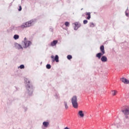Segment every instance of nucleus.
Here are the masks:
<instances>
[{
  "label": "nucleus",
  "instance_id": "nucleus-27",
  "mask_svg": "<svg viewBox=\"0 0 129 129\" xmlns=\"http://www.w3.org/2000/svg\"><path fill=\"white\" fill-rule=\"evenodd\" d=\"M18 46H19L20 49H21L22 46L20 45L19 44H18Z\"/></svg>",
  "mask_w": 129,
  "mask_h": 129
},
{
  "label": "nucleus",
  "instance_id": "nucleus-3",
  "mask_svg": "<svg viewBox=\"0 0 129 129\" xmlns=\"http://www.w3.org/2000/svg\"><path fill=\"white\" fill-rule=\"evenodd\" d=\"M100 50L101 52L98 53L96 54V57H97L98 59H100V58H101V56L105 54V50H104V46H101L100 47Z\"/></svg>",
  "mask_w": 129,
  "mask_h": 129
},
{
  "label": "nucleus",
  "instance_id": "nucleus-12",
  "mask_svg": "<svg viewBox=\"0 0 129 129\" xmlns=\"http://www.w3.org/2000/svg\"><path fill=\"white\" fill-rule=\"evenodd\" d=\"M53 62H59V56L58 55H55L54 59H52Z\"/></svg>",
  "mask_w": 129,
  "mask_h": 129
},
{
  "label": "nucleus",
  "instance_id": "nucleus-13",
  "mask_svg": "<svg viewBox=\"0 0 129 129\" xmlns=\"http://www.w3.org/2000/svg\"><path fill=\"white\" fill-rule=\"evenodd\" d=\"M116 94H117V91L114 90L112 91V95H113V96H115Z\"/></svg>",
  "mask_w": 129,
  "mask_h": 129
},
{
  "label": "nucleus",
  "instance_id": "nucleus-20",
  "mask_svg": "<svg viewBox=\"0 0 129 129\" xmlns=\"http://www.w3.org/2000/svg\"><path fill=\"white\" fill-rule=\"evenodd\" d=\"M88 23V21H87V20H85L83 21V24H84V25H86V24H87Z\"/></svg>",
  "mask_w": 129,
  "mask_h": 129
},
{
  "label": "nucleus",
  "instance_id": "nucleus-24",
  "mask_svg": "<svg viewBox=\"0 0 129 129\" xmlns=\"http://www.w3.org/2000/svg\"><path fill=\"white\" fill-rule=\"evenodd\" d=\"M51 58L52 59H54V58H55V56H54V55H52V56H51Z\"/></svg>",
  "mask_w": 129,
  "mask_h": 129
},
{
  "label": "nucleus",
  "instance_id": "nucleus-8",
  "mask_svg": "<svg viewBox=\"0 0 129 129\" xmlns=\"http://www.w3.org/2000/svg\"><path fill=\"white\" fill-rule=\"evenodd\" d=\"M78 114L80 116V117H84V113H83V111L82 110L79 111Z\"/></svg>",
  "mask_w": 129,
  "mask_h": 129
},
{
  "label": "nucleus",
  "instance_id": "nucleus-23",
  "mask_svg": "<svg viewBox=\"0 0 129 129\" xmlns=\"http://www.w3.org/2000/svg\"><path fill=\"white\" fill-rule=\"evenodd\" d=\"M19 12L22 11V7L21 6L19 7Z\"/></svg>",
  "mask_w": 129,
  "mask_h": 129
},
{
  "label": "nucleus",
  "instance_id": "nucleus-4",
  "mask_svg": "<svg viewBox=\"0 0 129 129\" xmlns=\"http://www.w3.org/2000/svg\"><path fill=\"white\" fill-rule=\"evenodd\" d=\"M122 112L125 115H128L129 114V107H127L124 110H122Z\"/></svg>",
  "mask_w": 129,
  "mask_h": 129
},
{
  "label": "nucleus",
  "instance_id": "nucleus-26",
  "mask_svg": "<svg viewBox=\"0 0 129 129\" xmlns=\"http://www.w3.org/2000/svg\"><path fill=\"white\" fill-rule=\"evenodd\" d=\"M64 129H70V128L69 127H65L64 128Z\"/></svg>",
  "mask_w": 129,
  "mask_h": 129
},
{
  "label": "nucleus",
  "instance_id": "nucleus-6",
  "mask_svg": "<svg viewBox=\"0 0 129 129\" xmlns=\"http://www.w3.org/2000/svg\"><path fill=\"white\" fill-rule=\"evenodd\" d=\"M75 27H74V30H78L79 28H80L81 27V24L78 22H75Z\"/></svg>",
  "mask_w": 129,
  "mask_h": 129
},
{
  "label": "nucleus",
  "instance_id": "nucleus-9",
  "mask_svg": "<svg viewBox=\"0 0 129 129\" xmlns=\"http://www.w3.org/2000/svg\"><path fill=\"white\" fill-rule=\"evenodd\" d=\"M86 16H87V17H86V19H87V20H90V19L91 18V13H90V12L86 13Z\"/></svg>",
  "mask_w": 129,
  "mask_h": 129
},
{
  "label": "nucleus",
  "instance_id": "nucleus-25",
  "mask_svg": "<svg viewBox=\"0 0 129 129\" xmlns=\"http://www.w3.org/2000/svg\"><path fill=\"white\" fill-rule=\"evenodd\" d=\"M26 82H27V83L30 84V81H29L28 80H26Z\"/></svg>",
  "mask_w": 129,
  "mask_h": 129
},
{
  "label": "nucleus",
  "instance_id": "nucleus-21",
  "mask_svg": "<svg viewBox=\"0 0 129 129\" xmlns=\"http://www.w3.org/2000/svg\"><path fill=\"white\" fill-rule=\"evenodd\" d=\"M46 68H47V69H51V65L47 64L46 65Z\"/></svg>",
  "mask_w": 129,
  "mask_h": 129
},
{
  "label": "nucleus",
  "instance_id": "nucleus-1",
  "mask_svg": "<svg viewBox=\"0 0 129 129\" xmlns=\"http://www.w3.org/2000/svg\"><path fill=\"white\" fill-rule=\"evenodd\" d=\"M34 24H35L34 21H29L28 22H26L25 23L23 24L20 26V28H21V29H25V28H28V27H31V26H33Z\"/></svg>",
  "mask_w": 129,
  "mask_h": 129
},
{
  "label": "nucleus",
  "instance_id": "nucleus-14",
  "mask_svg": "<svg viewBox=\"0 0 129 129\" xmlns=\"http://www.w3.org/2000/svg\"><path fill=\"white\" fill-rule=\"evenodd\" d=\"M43 124L45 127H47L48 125H49V122H43Z\"/></svg>",
  "mask_w": 129,
  "mask_h": 129
},
{
  "label": "nucleus",
  "instance_id": "nucleus-11",
  "mask_svg": "<svg viewBox=\"0 0 129 129\" xmlns=\"http://www.w3.org/2000/svg\"><path fill=\"white\" fill-rule=\"evenodd\" d=\"M101 60L102 62H106L107 61V57L105 56H102L101 58Z\"/></svg>",
  "mask_w": 129,
  "mask_h": 129
},
{
  "label": "nucleus",
  "instance_id": "nucleus-2",
  "mask_svg": "<svg viewBox=\"0 0 129 129\" xmlns=\"http://www.w3.org/2000/svg\"><path fill=\"white\" fill-rule=\"evenodd\" d=\"M72 103L74 108H78V102H77V97L74 96L72 98Z\"/></svg>",
  "mask_w": 129,
  "mask_h": 129
},
{
  "label": "nucleus",
  "instance_id": "nucleus-19",
  "mask_svg": "<svg viewBox=\"0 0 129 129\" xmlns=\"http://www.w3.org/2000/svg\"><path fill=\"white\" fill-rule=\"evenodd\" d=\"M19 68H20V69H24V68H25V66H24V64H21L19 67Z\"/></svg>",
  "mask_w": 129,
  "mask_h": 129
},
{
  "label": "nucleus",
  "instance_id": "nucleus-16",
  "mask_svg": "<svg viewBox=\"0 0 129 129\" xmlns=\"http://www.w3.org/2000/svg\"><path fill=\"white\" fill-rule=\"evenodd\" d=\"M19 38H20V36H19V35H15L14 36V38L15 39V40H18Z\"/></svg>",
  "mask_w": 129,
  "mask_h": 129
},
{
  "label": "nucleus",
  "instance_id": "nucleus-7",
  "mask_svg": "<svg viewBox=\"0 0 129 129\" xmlns=\"http://www.w3.org/2000/svg\"><path fill=\"white\" fill-rule=\"evenodd\" d=\"M121 80L122 82H123V83H124L125 84H128L129 83V81L124 78L121 79Z\"/></svg>",
  "mask_w": 129,
  "mask_h": 129
},
{
  "label": "nucleus",
  "instance_id": "nucleus-17",
  "mask_svg": "<svg viewBox=\"0 0 129 129\" xmlns=\"http://www.w3.org/2000/svg\"><path fill=\"white\" fill-rule=\"evenodd\" d=\"M67 58L69 60H70L71 59H72V55H68L67 56Z\"/></svg>",
  "mask_w": 129,
  "mask_h": 129
},
{
  "label": "nucleus",
  "instance_id": "nucleus-15",
  "mask_svg": "<svg viewBox=\"0 0 129 129\" xmlns=\"http://www.w3.org/2000/svg\"><path fill=\"white\" fill-rule=\"evenodd\" d=\"M64 106H65V108L66 109H68V105H67V102H64Z\"/></svg>",
  "mask_w": 129,
  "mask_h": 129
},
{
  "label": "nucleus",
  "instance_id": "nucleus-18",
  "mask_svg": "<svg viewBox=\"0 0 129 129\" xmlns=\"http://www.w3.org/2000/svg\"><path fill=\"white\" fill-rule=\"evenodd\" d=\"M64 25L66 27H69L70 23L68 22H65Z\"/></svg>",
  "mask_w": 129,
  "mask_h": 129
},
{
  "label": "nucleus",
  "instance_id": "nucleus-28",
  "mask_svg": "<svg viewBox=\"0 0 129 129\" xmlns=\"http://www.w3.org/2000/svg\"><path fill=\"white\" fill-rule=\"evenodd\" d=\"M26 40H27V38H26V37L24 38V41H25V42H26Z\"/></svg>",
  "mask_w": 129,
  "mask_h": 129
},
{
  "label": "nucleus",
  "instance_id": "nucleus-5",
  "mask_svg": "<svg viewBox=\"0 0 129 129\" xmlns=\"http://www.w3.org/2000/svg\"><path fill=\"white\" fill-rule=\"evenodd\" d=\"M24 44H25V47L28 48V47L32 45V42H31V41H24Z\"/></svg>",
  "mask_w": 129,
  "mask_h": 129
},
{
  "label": "nucleus",
  "instance_id": "nucleus-22",
  "mask_svg": "<svg viewBox=\"0 0 129 129\" xmlns=\"http://www.w3.org/2000/svg\"><path fill=\"white\" fill-rule=\"evenodd\" d=\"M90 27H94V24H93V23H91L90 24Z\"/></svg>",
  "mask_w": 129,
  "mask_h": 129
},
{
  "label": "nucleus",
  "instance_id": "nucleus-10",
  "mask_svg": "<svg viewBox=\"0 0 129 129\" xmlns=\"http://www.w3.org/2000/svg\"><path fill=\"white\" fill-rule=\"evenodd\" d=\"M57 43H58L57 40H53L52 42H51L50 46L54 47V46H56V44H57Z\"/></svg>",
  "mask_w": 129,
  "mask_h": 129
},
{
  "label": "nucleus",
  "instance_id": "nucleus-29",
  "mask_svg": "<svg viewBox=\"0 0 129 129\" xmlns=\"http://www.w3.org/2000/svg\"><path fill=\"white\" fill-rule=\"evenodd\" d=\"M27 87H28V88H30V85H27Z\"/></svg>",
  "mask_w": 129,
  "mask_h": 129
}]
</instances>
